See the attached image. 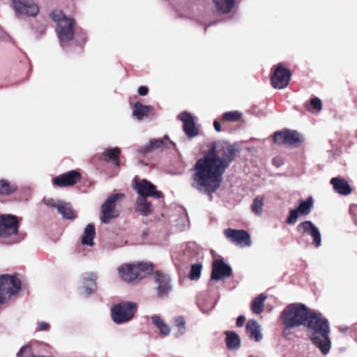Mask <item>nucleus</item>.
<instances>
[{
    "label": "nucleus",
    "mask_w": 357,
    "mask_h": 357,
    "mask_svg": "<svg viewBox=\"0 0 357 357\" xmlns=\"http://www.w3.org/2000/svg\"><path fill=\"white\" fill-rule=\"evenodd\" d=\"M169 143L173 142L169 140L168 137H165L164 139H154L150 141L149 144L144 147V151L148 152L153 149L167 147L169 148Z\"/></svg>",
    "instance_id": "31"
},
{
    "label": "nucleus",
    "mask_w": 357,
    "mask_h": 357,
    "mask_svg": "<svg viewBox=\"0 0 357 357\" xmlns=\"http://www.w3.org/2000/svg\"><path fill=\"white\" fill-rule=\"evenodd\" d=\"M217 10L220 13H227L234 8L236 0H213Z\"/></svg>",
    "instance_id": "30"
},
{
    "label": "nucleus",
    "mask_w": 357,
    "mask_h": 357,
    "mask_svg": "<svg viewBox=\"0 0 357 357\" xmlns=\"http://www.w3.org/2000/svg\"><path fill=\"white\" fill-rule=\"evenodd\" d=\"M243 116V113L238 111H231L225 112L222 114V119L225 121L228 122H237Z\"/></svg>",
    "instance_id": "36"
},
{
    "label": "nucleus",
    "mask_w": 357,
    "mask_h": 357,
    "mask_svg": "<svg viewBox=\"0 0 357 357\" xmlns=\"http://www.w3.org/2000/svg\"><path fill=\"white\" fill-rule=\"evenodd\" d=\"M291 77V71L282 64H278L273 67L271 85L275 89H282L289 84Z\"/></svg>",
    "instance_id": "9"
},
{
    "label": "nucleus",
    "mask_w": 357,
    "mask_h": 357,
    "mask_svg": "<svg viewBox=\"0 0 357 357\" xmlns=\"http://www.w3.org/2000/svg\"><path fill=\"white\" fill-rule=\"evenodd\" d=\"M31 354V347L26 345L21 348L20 351L17 354V357H29Z\"/></svg>",
    "instance_id": "39"
},
{
    "label": "nucleus",
    "mask_w": 357,
    "mask_h": 357,
    "mask_svg": "<svg viewBox=\"0 0 357 357\" xmlns=\"http://www.w3.org/2000/svg\"><path fill=\"white\" fill-rule=\"evenodd\" d=\"M153 107L151 106L144 105L140 102H136L134 105L132 111L133 116L138 120H142L144 117L148 116L149 114L151 112Z\"/></svg>",
    "instance_id": "25"
},
{
    "label": "nucleus",
    "mask_w": 357,
    "mask_h": 357,
    "mask_svg": "<svg viewBox=\"0 0 357 357\" xmlns=\"http://www.w3.org/2000/svg\"><path fill=\"white\" fill-rule=\"evenodd\" d=\"M252 113H254V114H257V112H255H255H252Z\"/></svg>",
    "instance_id": "48"
},
{
    "label": "nucleus",
    "mask_w": 357,
    "mask_h": 357,
    "mask_svg": "<svg viewBox=\"0 0 357 357\" xmlns=\"http://www.w3.org/2000/svg\"><path fill=\"white\" fill-rule=\"evenodd\" d=\"M120 149L119 148L107 149L103 153L100 158L105 161L114 160L116 165H119V155L120 154Z\"/></svg>",
    "instance_id": "33"
},
{
    "label": "nucleus",
    "mask_w": 357,
    "mask_h": 357,
    "mask_svg": "<svg viewBox=\"0 0 357 357\" xmlns=\"http://www.w3.org/2000/svg\"><path fill=\"white\" fill-rule=\"evenodd\" d=\"M18 230L17 217L12 215H0V239L6 240L16 236Z\"/></svg>",
    "instance_id": "8"
},
{
    "label": "nucleus",
    "mask_w": 357,
    "mask_h": 357,
    "mask_svg": "<svg viewBox=\"0 0 357 357\" xmlns=\"http://www.w3.org/2000/svg\"><path fill=\"white\" fill-rule=\"evenodd\" d=\"M266 299V296L263 294H261L252 301L250 308L253 313L256 314H259L264 311V301Z\"/></svg>",
    "instance_id": "28"
},
{
    "label": "nucleus",
    "mask_w": 357,
    "mask_h": 357,
    "mask_svg": "<svg viewBox=\"0 0 357 357\" xmlns=\"http://www.w3.org/2000/svg\"><path fill=\"white\" fill-rule=\"evenodd\" d=\"M17 190V186L15 184L10 183L6 180L0 181V194L9 195Z\"/></svg>",
    "instance_id": "35"
},
{
    "label": "nucleus",
    "mask_w": 357,
    "mask_h": 357,
    "mask_svg": "<svg viewBox=\"0 0 357 357\" xmlns=\"http://www.w3.org/2000/svg\"><path fill=\"white\" fill-rule=\"evenodd\" d=\"M247 331H249V337L255 342H260L263 339L261 326L255 319L247 321Z\"/></svg>",
    "instance_id": "23"
},
{
    "label": "nucleus",
    "mask_w": 357,
    "mask_h": 357,
    "mask_svg": "<svg viewBox=\"0 0 357 357\" xmlns=\"http://www.w3.org/2000/svg\"><path fill=\"white\" fill-rule=\"evenodd\" d=\"M50 328V325L45 321H40L38 323L37 330L40 331H47Z\"/></svg>",
    "instance_id": "41"
},
{
    "label": "nucleus",
    "mask_w": 357,
    "mask_h": 357,
    "mask_svg": "<svg viewBox=\"0 0 357 357\" xmlns=\"http://www.w3.org/2000/svg\"><path fill=\"white\" fill-rule=\"evenodd\" d=\"M95 235V226L93 224L87 225L82 237V243L85 245L93 246Z\"/></svg>",
    "instance_id": "26"
},
{
    "label": "nucleus",
    "mask_w": 357,
    "mask_h": 357,
    "mask_svg": "<svg viewBox=\"0 0 357 357\" xmlns=\"http://www.w3.org/2000/svg\"><path fill=\"white\" fill-rule=\"evenodd\" d=\"M134 188L139 194V197H153L160 198L162 192L156 190V187L146 179L137 181L134 179Z\"/></svg>",
    "instance_id": "14"
},
{
    "label": "nucleus",
    "mask_w": 357,
    "mask_h": 357,
    "mask_svg": "<svg viewBox=\"0 0 357 357\" xmlns=\"http://www.w3.org/2000/svg\"><path fill=\"white\" fill-rule=\"evenodd\" d=\"M305 326L307 328V335L320 351L326 355L331 348L329 337L330 327L328 321L321 314L312 310Z\"/></svg>",
    "instance_id": "2"
},
{
    "label": "nucleus",
    "mask_w": 357,
    "mask_h": 357,
    "mask_svg": "<svg viewBox=\"0 0 357 357\" xmlns=\"http://www.w3.org/2000/svg\"><path fill=\"white\" fill-rule=\"evenodd\" d=\"M312 310L302 303H292L287 305L280 314V320L283 325V334H289L293 328L305 326Z\"/></svg>",
    "instance_id": "3"
},
{
    "label": "nucleus",
    "mask_w": 357,
    "mask_h": 357,
    "mask_svg": "<svg viewBox=\"0 0 357 357\" xmlns=\"http://www.w3.org/2000/svg\"><path fill=\"white\" fill-rule=\"evenodd\" d=\"M322 107L321 101L318 98H314L311 100L310 103L307 106V109L312 112L313 109H316L317 112H320Z\"/></svg>",
    "instance_id": "38"
},
{
    "label": "nucleus",
    "mask_w": 357,
    "mask_h": 357,
    "mask_svg": "<svg viewBox=\"0 0 357 357\" xmlns=\"http://www.w3.org/2000/svg\"><path fill=\"white\" fill-rule=\"evenodd\" d=\"M155 289L159 298H165L172 290V281L169 276L165 273L155 272L154 274Z\"/></svg>",
    "instance_id": "15"
},
{
    "label": "nucleus",
    "mask_w": 357,
    "mask_h": 357,
    "mask_svg": "<svg viewBox=\"0 0 357 357\" xmlns=\"http://www.w3.org/2000/svg\"><path fill=\"white\" fill-rule=\"evenodd\" d=\"M80 178V174L75 170H72L55 177L53 179V184L60 187L71 186L77 183Z\"/></svg>",
    "instance_id": "17"
},
{
    "label": "nucleus",
    "mask_w": 357,
    "mask_h": 357,
    "mask_svg": "<svg viewBox=\"0 0 357 357\" xmlns=\"http://www.w3.org/2000/svg\"><path fill=\"white\" fill-rule=\"evenodd\" d=\"M15 12L18 15L36 16L38 11V6L32 0H12Z\"/></svg>",
    "instance_id": "16"
},
{
    "label": "nucleus",
    "mask_w": 357,
    "mask_h": 357,
    "mask_svg": "<svg viewBox=\"0 0 357 357\" xmlns=\"http://www.w3.org/2000/svg\"><path fill=\"white\" fill-rule=\"evenodd\" d=\"M178 118L183 122V130L188 137H193L198 135L199 130L195 126L193 116L190 113L183 112Z\"/></svg>",
    "instance_id": "20"
},
{
    "label": "nucleus",
    "mask_w": 357,
    "mask_h": 357,
    "mask_svg": "<svg viewBox=\"0 0 357 357\" xmlns=\"http://www.w3.org/2000/svg\"><path fill=\"white\" fill-rule=\"evenodd\" d=\"M136 211L144 216H148L152 211V205L147 202L146 198L139 197L137 200Z\"/></svg>",
    "instance_id": "29"
},
{
    "label": "nucleus",
    "mask_w": 357,
    "mask_h": 357,
    "mask_svg": "<svg viewBox=\"0 0 357 357\" xmlns=\"http://www.w3.org/2000/svg\"><path fill=\"white\" fill-rule=\"evenodd\" d=\"M296 231L302 236H311L313 241V244L316 248L321 246V236L320 231L312 221L305 220L301 222L297 225Z\"/></svg>",
    "instance_id": "12"
},
{
    "label": "nucleus",
    "mask_w": 357,
    "mask_h": 357,
    "mask_svg": "<svg viewBox=\"0 0 357 357\" xmlns=\"http://www.w3.org/2000/svg\"><path fill=\"white\" fill-rule=\"evenodd\" d=\"M273 164H274L275 165H276L277 167H279V165H276V163H275V159H274V160H273Z\"/></svg>",
    "instance_id": "47"
},
{
    "label": "nucleus",
    "mask_w": 357,
    "mask_h": 357,
    "mask_svg": "<svg viewBox=\"0 0 357 357\" xmlns=\"http://www.w3.org/2000/svg\"><path fill=\"white\" fill-rule=\"evenodd\" d=\"M45 203L47 206H53L56 207L57 202H55L52 199H49L45 200Z\"/></svg>",
    "instance_id": "45"
},
{
    "label": "nucleus",
    "mask_w": 357,
    "mask_h": 357,
    "mask_svg": "<svg viewBox=\"0 0 357 357\" xmlns=\"http://www.w3.org/2000/svg\"><path fill=\"white\" fill-rule=\"evenodd\" d=\"M137 308V304L130 301L115 305L111 310L112 319L117 324L128 322L134 317Z\"/></svg>",
    "instance_id": "7"
},
{
    "label": "nucleus",
    "mask_w": 357,
    "mask_h": 357,
    "mask_svg": "<svg viewBox=\"0 0 357 357\" xmlns=\"http://www.w3.org/2000/svg\"><path fill=\"white\" fill-rule=\"evenodd\" d=\"M202 266L199 264H192L189 273V278L192 280H198L201 275Z\"/></svg>",
    "instance_id": "37"
},
{
    "label": "nucleus",
    "mask_w": 357,
    "mask_h": 357,
    "mask_svg": "<svg viewBox=\"0 0 357 357\" xmlns=\"http://www.w3.org/2000/svg\"><path fill=\"white\" fill-rule=\"evenodd\" d=\"M313 204L314 199L312 196L308 197L306 200H301L298 207L289 211V217L286 220L287 223L294 225L300 216L309 215L312 210Z\"/></svg>",
    "instance_id": "11"
},
{
    "label": "nucleus",
    "mask_w": 357,
    "mask_h": 357,
    "mask_svg": "<svg viewBox=\"0 0 357 357\" xmlns=\"http://www.w3.org/2000/svg\"><path fill=\"white\" fill-rule=\"evenodd\" d=\"M21 289V281L16 275H0V304L16 294Z\"/></svg>",
    "instance_id": "6"
},
{
    "label": "nucleus",
    "mask_w": 357,
    "mask_h": 357,
    "mask_svg": "<svg viewBox=\"0 0 357 357\" xmlns=\"http://www.w3.org/2000/svg\"><path fill=\"white\" fill-rule=\"evenodd\" d=\"M51 17L56 23V31L61 43L68 42L73 38L74 20L66 17L61 10L55 9L51 13Z\"/></svg>",
    "instance_id": "5"
},
{
    "label": "nucleus",
    "mask_w": 357,
    "mask_h": 357,
    "mask_svg": "<svg viewBox=\"0 0 357 357\" xmlns=\"http://www.w3.org/2000/svg\"><path fill=\"white\" fill-rule=\"evenodd\" d=\"M231 273V268L225 262L220 260L213 261L211 279L220 280L222 278L229 277Z\"/></svg>",
    "instance_id": "19"
},
{
    "label": "nucleus",
    "mask_w": 357,
    "mask_h": 357,
    "mask_svg": "<svg viewBox=\"0 0 357 357\" xmlns=\"http://www.w3.org/2000/svg\"><path fill=\"white\" fill-rule=\"evenodd\" d=\"M225 344L229 351H236L241 347V341L240 336L234 331H226Z\"/></svg>",
    "instance_id": "24"
},
{
    "label": "nucleus",
    "mask_w": 357,
    "mask_h": 357,
    "mask_svg": "<svg viewBox=\"0 0 357 357\" xmlns=\"http://www.w3.org/2000/svg\"><path fill=\"white\" fill-rule=\"evenodd\" d=\"M273 140L278 144L297 146L301 142V138L299 133L295 130H284L276 132L274 134Z\"/></svg>",
    "instance_id": "13"
},
{
    "label": "nucleus",
    "mask_w": 357,
    "mask_h": 357,
    "mask_svg": "<svg viewBox=\"0 0 357 357\" xmlns=\"http://www.w3.org/2000/svg\"><path fill=\"white\" fill-rule=\"evenodd\" d=\"M236 152L234 146L223 144L220 149L211 150L198 160L192 176V187L204 193L215 192L220 186L225 169L234 159Z\"/></svg>",
    "instance_id": "1"
},
{
    "label": "nucleus",
    "mask_w": 357,
    "mask_h": 357,
    "mask_svg": "<svg viewBox=\"0 0 357 357\" xmlns=\"http://www.w3.org/2000/svg\"><path fill=\"white\" fill-rule=\"evenodd\" d=\"M224 234L227 239L236 245L245 241V231L243 229H227L224 230Z\"/></svg>",
    "instance_id": "21"
},
{
    "label": "nucleus",
    "mask_w": 357,
    "mask_h": 357,
    "mask_svg": "<svg viewBox=\"0 0 357 357\" xmlns=\"http://www.w3.org/2000/svg\"><path fill=\"white\" fill-rule=\"evenodd\" d=\"M331 184L334 190L340 195H348L351 192V188L348 182L342 178L335 177L331 179Z\"/></svg>",
    "instance_id": "22"
},
{
    "label": "nucleus",
    "mask_w": 357,
    "mask_h": 357,
    "mask_svg": "<svg viewBox=\"0 0 357 357\" xmlns=\"http://www.w3.org/2000/svg\"><path fill=\"white\" fill-rule=\"evenodd\" d=\"M213 126L217 132H220L222 130L220 123L217 120L213 121Z\"/></svg>",
    "instance_id": "44"
},
{
    "label": "nucleus",
    "mask_w": 357,
    "mask_h": 357,
    "mask_svg": "<svg viewBox=\"0 0 357 357\" xmlns=\"http://www.w3.org/2000/svg\"><path fill=\"white\" fill-rule=\"evenodd\" d=\"M97 276L93 273H85L82 275V287H79V293L84 296H89L92 294L96 287V280Z\"/></svg>",
    "instance_id": "18"
},
{
    "label": "nucleus",
    "mask_w": 357,
    "mask_h": 357,
    "mask_svg": "<svg viewBox=\"0 0 357 357\" xmlns=\"http://www.w3.org/2000/svg\"><path fill=\"white\" fill-rule=\"evenodd\" d=\"M245 317L243 315H240L236 320V326L238 327H242L244 325Z\"/></svg>",
    "instance_id": "42"
},
{
    "label": "nucleus",
    "mask_w": 357,
    "mask_h": 357,
    "mask_svg": "<svg viewBox=\"0 0 357 357\" xmlns=\"http://www.w3.org/2000/svg\"><path fill=\"white\" fill-rule=\"evenodd\" d=\"M56 208L63 218L73 220L76 217L69 204L58 201Z\"/></svg>",
    "instance_id": "27"
},
{
    "label": "nucleus",
    "mask_w": 357,
    "mask_h": 357,
    "mask_svg": "<svg viewBox=\"0 0 357 357\" xmlns=\"http://www.w3.org/2000/svg\"><path fill=\"white\" fill-rule=\"evenodd\" d=\"M152 321L153 324L158 328L160 334L166 336L169 335L171 332L170 327L159 315H153L152 317Z\"/></svg>",
    "instance_id": "32"
},
{
    "label": "nucleus",
    "mask_w": 357,
    "mask_h": 357,
    "mask_svg": "<svg viewBox=\"0 0 357 357\" xmlns=\"http://www.w3.org/2000/svg\"><path fill=\"white\" fill-rule=\"evenodd\" d=\"M124 195L116 193L110 195L102 206L101 221L104 223H108L112 219L118 216V213L115 209L117 201L123 199Z\"/></svg>",
    "instance_id": "10"
},
{
    "label": "nucleus",
    "mask_w": 357,
    "mask_h": 357,
    "mask_svg": "<svg viewBox=\"0 0 357 357\" xmlns=\"http://www.w3.org/2000/svg\"><path fill=\"white\" fill-rule=\"evenodd\" d=\"M152 271V265L147 263L126 264L118 268L120 278L128 283H137Z\"/></svg>",
    "instance_id": "4"
},
{
    "label": "nucleus",
    "mask_w": 357,
    "mask_h": 357,
    "mask_svg": "<svg viewBox=\"0 0 357 357\" xmlns=\"http://www.w3.org/2000/svg\"><path fill=\"white\" fill-rule=\"evenodd\" d=\"M175 323L178 328L179 333L183 335L185 333V321L183 317H177L175 319Z\"/></svg>",
    "instance_id": "40"
},
{
    "label": "nucleus",
    "mask_w": 357,
    "mask_h": 357,
    "mask_svg": "<svg viewBox=\"0 0 357 357\" xmlns=\"http://www.w3.org/2000/svg\"><path fill=\"white\" fill-rule=\"evenodd\" d=\"M250 244H251L250 236L248 234V233L247 232V246H249Z\"/></svg>",
    "instance_id": "46"
},
{
    "label": "nucleus",
    "mask_w": 357,
    "mask_h": 357,
    "mask_svg": "<svg viewBox=\"0 0 357 357\" xmlns=\"http://www.w3.org/2000/svg\"><path fill=\"white\" fill-rule=\"evenodd\" d=\"M148 92H149V89H148V87H146L145 86H142L138 89V93L140 96H146L148 93Z\"/></svg>",
    "instance_id": "43"
},
{
    "label": "nucleus",
    "mask_w": 357,
    "mask_h": 357,
    "mask_svg": "<svg viewBox=\"0 0 357 357\" xmlns=\"http://www.w3.org/2000/svg\"><path fill=\"white\" fill-rule=\"evenodd\" d=\"M263 206H264V197L261 195L257 196L254 200L252 204H251L250 208L252 212L257 215L261 216L263 213Z\"/></svg>",
    "instance_id": "34"
}]
</instances>
